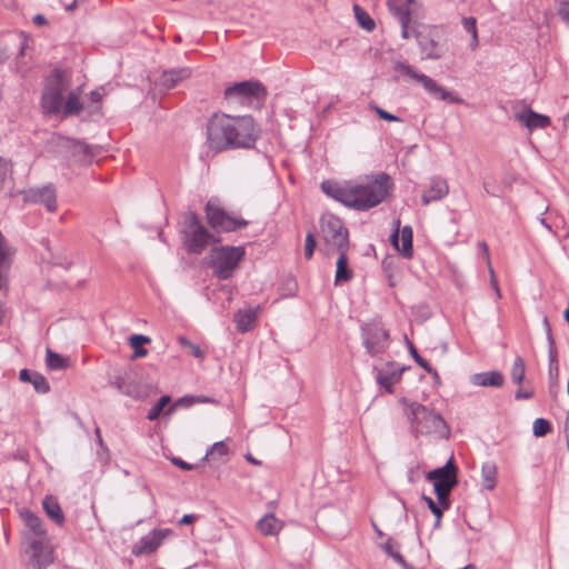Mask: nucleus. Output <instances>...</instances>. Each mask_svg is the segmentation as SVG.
<instances>
[{"mask_svg":"<svg viewBox=\"0 0 569 569\" xmlns=\"http://www.w3.org/2000/svg\"><path fill=\"white\" fill-rule=\"evenodd\" d=\"M412 36L423 60H439L447 52V46L441 42L439 28L436 26L413 27Z\"/></svg>","mask_w":569,"mask_h":569,"instance_id":"1a4fd4ad","label":"nucleus"},{"mask_svg":"<svg viewBox=\"0 0 569 569\" xmlns=\"http://www.w3.org/2000/svg\"><path fill=\"white\" fill-rule=\"evenodd\" d=\"M557 14L569 27V0H557Z\"/></svg>","mask_w":569,"mask_h":569,"instance_id":"a19ab883","label":"nucleus"},{"mask_svg":"<svg viewBox=\"0 0 569 569\" xmlns=\"http://www.w3.org/2000/svg\"><path fill=\"white\" fill-rule=\"evenodd\" d=\"M422 500L427 503L429 510L432 512V515L436 517V518H442V507L438 503H436L432 498L428 497V496H422Z\"/></svg>","mask_w":569,"mask_h":569,"instance_id":"c03bdc74","label":"nucleus"},{"mask_svg":"<svg viewBox=\"0 0 569 569\" xmlns=\"http://www.w3.org/2000/svg\"><path fill=\"white\" fill-rule=\"evenodd\" d=\"M214 455H218L219 457H224L228 455V447L223 441L213 443L212 447L207 451L204 459Z\"/></svg>","mask_w":569,"mask_h":569,"instance_id":"79ce46f5","label":"nucleus"},{"mask_svg":"<svg viewBox=\"0 0 569 569\" xmlns=\"http://www.w3.org/2000/svg\"><path fill=\"white\" fill-rule=\"evenodd\" d=\"M257 528L262 535L272 536L279 532L281 525L273 515H266L257 522Z\"/></svg>","mask_w":569,"mask_h":569,"instance_id":"2f4dec72","label":"nucleus"},{"mask_svg":"<svg viewBox=\"0 0 569 569\" xmlns=\"http://www.w3.org/2000/svg\"><path fill=\"white\" fill-rule=\"evenodd\" d=\"M130 346L133 349V359L147 356L148 350L142 347L143 343H149L150 338L142 335H133L130 337Z\"/></svg>","mask_w":569,"mask_h":569,"instance_id":"72a5a7b5","label":"nucleus"},{"mask_svg":"<svg viewBox=\"0 0 569 569\" xmlns=\"http://www.w3.org/2000/svg\"><path fill=\"white\" fill-rule=\"evenodd\" d=\"M405 370V367H396L393 362H389L386 369L375 368L376 380L388 393H393V386L401 380Z\"/></svg>","mask_w":569,"mask_h":569,"instance_id":"6ab92c4d","label":"nucleus"},{"mask_svg":"<svg viewBox=\"0 0 569 569\" xmlns=\"http://www.w3.org/2000/svg\"><path fill=\"white\" fill-rule=\"evenodd\" d=\"M19 379L22 382L31 383L34 390L39 393H47L50 390L49 382L41 373L31 371L29 369H22L19 372Z\"/></svg>","mask_w":569,"mask_h":569,"instance_id":"cd10ccee","label":"nucleus"},{"mask_svg":"<svg viewBox=\"0 0 569 569\" xmlns=\"http://www.w3.org/2000/svg\"><path fill=\"white\" fill-rule=\"evenodd\" d=\"M283 296H293L298 289V284L295 278L288 277L283 281Z\"/></svg>","mask_w":569,"mask_h":569,"instance_id":"09e8293b","label":"nucleus"},{"mask_svg":"<svg viewBox=\"0 0 569 569\" xmlns=\"http://www.w3.org/2000/svg\"><path fill=\"white\" fill-rule=\"evenodd\" d=\"M244 254L246 250L242 246L214 247L208 256V266L211 268L214 277L220 280H227L239 268Z\"/></svg>","mask_w":569,"mask_h":569,"instance_id":"0eeeda50","label":"nucleus"},{"mask_svg":"<svg viewBox=\"0 0 569 569\" xmlns=\"http://www.w3.org/2000/svg\"><path fill=\"white\" fill-rule=\"evenodd\" d=\"M406 342H407V347H408V350H409V353L410 356L413 358L415 362L420 366L425 371H430L431 370V365L426 360L423 359L420 353L418 352V350L416 349L415 345L412 343V341H410L407 337H406Z\"/></svg>","mask_w":569,"mask_h":569,"instance_id":"e433bc0d","label":"nucleus"},{"mask_svg":"<svg viewBox=\"0 0 569 569\" xmlns=\"http://www.w3.org/2000/svg\"><path fill=\"white\" fill-rule=\"evenodd\" d=\"M462 27L468 33L471 34V37L475 34H478L476 18H473V17L462 18Z\"/></svg>","mask_w":569,"mask_h":569,"instance_id":"de8ad7c7","label":"nucleus"},{"mask_svg":"<svg viewBox=\"0 0 569 569\" xmlns=\"http://www.w3.org/2000/svg\"><path fill=\"white\" fill-rule=\"evenodd\" d=\"M525 375H526L525 360L522 357L517 356L513 360V363H512V367L510 370V376H511L512 382L516 385H521L525 380Z\"/></svg>","mask_w":569,"mask_h":569,"instance_id":"f704fd0d","label":"nucleus"},{"mask_svg":"<svg viewBox=\"0 0 569 569\" xmlns=\"http://www.w3.org/2000/svg\"><path fill=\"white\" fill-rule=\"evenodd\" d=\"M449 192L447 180L441 177H432L428 190L421 197L422 204L427 206L430 202L441 200Z\"/></svg>","mask_w":569,"mask_h":569,"instance_id":"b1692460","label":"nucleus"},{"mask_svg":"<svg viewBox=\"0 0 569 569\" xmlns=\"http://www.w3.org/2000/svg\"><path fill=\"white\" fill-rule=\"evenodd\" d=\"M316 246H317V241L315 239V236L311 231H309L306 237V243H305V257L307 259H310L313 256Z\"/></svg>","mask_w":569,"mask_h":569,"instance_id":"37998d69","label":"nucleus"},{"mask_svg":"<svg viewBox=\"0 0 569 569\" xmlns=\"http://www.w3.org/2000/svg\"><path fill=\"white\" fill-rule=\"evenodd\" d=\"M372 528L377 535L378 538H382L385 537V533L383 531L377 526V523L375 521H372Z\"/></svg>","mask_w":569,"mask_h":569,"instance_id":"774afa93","label":"nucleus"},{"mask_svg":"<svg viewBox=\"0 0 569 569\" xmlns=\"http://www.w3.org/2000/svg\"><path fill=\"white\" fill-rule=\"evenodd\" d=\"M182 243L189 253L200 254L210 244L220 241L212 232H210L201 222L199 216L190 211L184 216L181 228Z\"/></svg>","mask_w":569,"mask_h":569,"instance_id":"423d86ee","label":"nucleus"},{"mask_svg":"<svg viewBox=\"0 0 569 569\" xmlns=\"http://www.w3.org/2000/svg\"><path fill=\"white\" fill-rule=\"evenodd\" d=\"M42 507L47 516L58 526H62L64 523V515L58 500L53 496H46L42 501Z\"/></svg>","mask_w":569,"mask_h":569,"instance_id":"c85d7f7f","label":"nucleus"},{"mask_svg":"<svg viewBox=\"0 0 569 569\" xmlns=\"http://www.w3.org/2000/svg\"><path fill=\"white\" fill-rule=\"evenodd\" d=\"M563 432H565V437H566L567 449L569 450V412L567 413L566 419H565Z\"/></svg>","mask_w":569,"mask_h":569,"instance_id":"bf43d9fd","label":"nucleus"},{"mask_svg":"<svg viewBox=\"0 0 569 569\" xmlns=\"http://www.w3.org/2000/svg\"><path fill=\"white\" fill-rule=\"evenodd\" d=\"M469 46L472 51H475L478 48V46H479L478 34H475L471 37V41H470Z\"/></svg>","mask_w":569,"mask_h":569,"instance_id":"338daca9","label":"nucleus"},{"mask_svg":"<svg viewBox=\"0 0 569 569\" xmlns=\"http://www.w3.org/2000/svg\"><path fill=\"white\" fill-rule=\"evenodd\" d=\"M190 76L191 70L189 68L164 70L157 80V84L164 90H170L182 80L188 79Z\"/></svg>","mask_w":569,"mask_h":569,"instance_id":"393cba45","label":"nucleus"},{"mask_svg":"<svg viewBox=\"0 0 569 569\" xmlns=\"http://www.w3.org/2000/svg\"><path fill=\"white\" fill-rule=\"evenodd\" d=\"M397 563L401 565V566H406L407 562H406V559L403 558V556L398 552V551H395L393 553H391L390 556Z\"/></svg>","mask_w":569,"mask_h":569,"instance_id":"052dcab7","label":"nucleus"},{"mask_svg":"<svg viewBox=\"0 0 569 569\" xmlns=\"http://www.w3.org/2000/svg\"><path fill=\"white\" fill-rule=\"evenodd\" d=\"M172 531L170 529H154L149 535L142 537L132 548L134 556L150 555L154 552L162 543L163 539Z\"/></svg>","mask_w":569,"mask_h":569,"instance_id":"f3484780","label":"nucleus"},{"mask_svg":"<svg viewBox=\"0 0 569 569\" xmlns=\"http://www.w3.org/2000/svg\"><path fill=\"white\" fill-rule=\"evenodd\" d=\"M392 187L391 177L385 172L365 183L322 181L323 193L358 211H367L383 202Z\"/></svg>","mask_w":569,"mask_h":569,"instance_id":"f03ea898","label":"nucleus"},{"mask_svg":"<svg viewBox=\"0 0 569 569\" xmlns=\"http://www.w3.org/2000/svg\"><path fill=\"white\" fill-rule=\"evenodd\" d=\"M482 487L492 490L497 483V467L492 461H487L481 468Z\"/></svg>","mask_w":569,"mask_h":569,"instance_id":"7c9ffc66","label":"nucleus"},{"mask_svg":"<svg viewBox=\"0 0 569 569\" xmlns=\"http://www.w3.org/2000/svg\"><path fill=\"white\" fill-rule=\"evenodd\" d=\"M162 411H163V408L156 402L149 410V412L147 415V419L150 421H154L160 417Z\"/></svg>","mask_w":569,"mask_h":569,"instance_id":"8fccbe9b","label":"nucleus"},{"mask_svg":"<svg viewBox=\"0 0 569 569\" xmlns=\"http://www.w3.org/2000/svg\"><path fill=\"white\" fill-rule=\"evenodd\" d=\"M11 254V249L7 244L3 234L0 232V269L9 267Z\"/></svg>","mask_w":569,"mask_h":569,"instance_id":"4c0bfd02","label":"nucleus"},{"mask_svg":"<svg viewBox=\"0 0 569 569\" xmlns=\"http://www.w3.org/2000/svg\"><path fill=\"white\" fill-rule=\"evenodd\" d=\"M171 401V398L170 396H162L158 401L157 403L160 405L163 409L167 405H169Z\"/></svg>","mask_w":569,"mask_h":569,"instance_id":"69168bd1","label":"nucleus"},{"mask_svg":"<svg viewBox=\"0 0 569 569\" xmlns=\"http://www.w3.org/2000/svg\"><path fill=\"white\" fill-rule=\"evenodd\" d=\"M204 212L209 226L217 232H233L249 224L248 220L231 216L213 199L207 202Z\"/></svg>","mask_w":569,"mask_h":569,"instance_id":"f8f14e48","label":"nucleus"},{"mask_svg":"<svg viewBox=\"0 0 569 569\" xmlns=\"http://www.w3.org/2000/svg\"><path fill=\"white\" fill-rule=\"evenodd\" d=\"M532 396H533L532 391H523L522 389H519L516 391L515 398L517 400H521V399H530V398H532Z\"/></svg>","mask_w":569,"mask_h":569,"instance_id":"6e6d98bb","label":"nucleus"},{"mask_svg":"<svg viewBox=\"0 0 569 569\" xmlns=\"http://www.w3.org/2000/svg\"><path fill=\"white\" fill-rule=\"evenodd\" d=\"M198 519V516L196 515H184L180 520H179V525L180 526H184V525H190L192 522H194L196 520Z\"/></svg>","mask_w":569,"mask_h":569,"instance_id":"864d4df0","label":"nucleus"},{"mask_svg":"<svg viewBox=\"0 0 569 569\" xmlns=\"http://www.w3.org/2000/svg\"><path fill=\"white\" fill-rule=\"evenodd\" d=\"M326 232V241L337 248L339 256L336 262V277L335 284L340 286L345 282H349L353 278V271L348 264L347 251L349 249V232L345 227L343 222L330 216L326 221V228H322Z\"/></svg>","mask_w":569,"mask_h":569,"instance_id":"7ed1b4c3","label":"nucleus"},{"mask_svg":"<svg viewBox=\"0 0 569 569\" xmlns=\"http://www.w3.org/2000/svg\"><path fill=\"white\" fill-rule=\"evenodd\" d=\"M543 326H545V329H546L548 346L550 347V338H553V337H552L551 327L549 325V321H548L547 317L543 318Z\"/></svg>","mask_w":569,"mask_h":569,"instance_id":"680f3d73","label":"nucleus"},{"mask_svg":"<svg viewBox=\"0 0 569 569\" xmlns=\"http://www.w3.org/2000/svg\"><path fill=\"white\" fill-rule=\"evenodd\" d=\"M178 341L181 346L189 348L190 352L194 358L203 359L204 352L200 349L199 346L192 343L188 338L186 337H179Z\"/></svg>","mask_w":569,"mask_h":569,"instance_id":"ea45409f","label":"nucleus"},{"mask_svg":"<svg viewBox=\"0 0 569 569\" xmlns=\"http://www.w3.org/2000/svg\"><path fill=\"white\" fill-rule=\"evenodd\" d=\"M399 23L401 26V38L405 40L409 39L412 36V28L410 29L411 20L399 21Z\"/></svg>","mask_w":569,"mask_h":569,"instance_id":"3c124183","label":"nucleus"},{"mask_svg":"<svg viewBox=\"0 0 569 569\" xmlns=\"http://www.w3.org/2000/svg\"><path fill=\"white\" fill-rule=\"evenodd\" d=\"M267 98L264 86L257 80L236 82L226 88L223 99L230 108L259 109Z\"/></svg>","mask_w":569,"mask_h":569,"instance_id":"39448f33","label":"nucleus"},{"mask_svg":"<svg viewBox=\"0 0 569 569\" xmlns=\"http://www.w3.org/2000/svg\"><path fill=\"white\" fill-rule=\"evenodd\" d=\"M393 69L400 72L403 76H408L423 87V89L435 99L449 101V102H460L461 100L458 98H453L452 93L448 91L446 88L440 86L436 80L426 76L425 73H420L415 70L410 64L401 61H397L393 64Z\"/></svg>","mask_w":569,"mask_h":569,"instance_id":"ddd939ff","label":"nucleus"},{"mask_svg":"<svg viewBox=\"0 0 569 569\" xmlns=\"http://www.w3.org/2000/svg\"><path fill=\"white\" fill-rule=\"evenodd\" d=\"M552 427L549 420L545 418H537L533 421V435L536 437H545L549 432H551Z\"/></svg>","mask_w":569,"mask_h":569,"instance_id":"58836bf2","label":"nucleus"},{"mask_svg":"<svg viewBox=\"0 0 569 569\" xmlns=\"http://www.w3.org/2000/svg\"><path fill=\"white\" fill-rule=\"evenodd\" d=\"M427 372L432 376L433 381H435L436 385H441L440 376H439V373H438V371L436 369H433L431 367V370L427 371Z\"/></svg>","mask_w":569,"mask_h":569,"instance_id":"0e129e2a","label":"nucleus"},{"mask_svg":"<svg viewBox=\"0 0 569 569\" xmlns=\"http://www.w3.org/2000/svg\"><path fill=\"white\" fill-rule=\"evenodd\" d=\"M206 134L209 149L216 152L251 149L259 139L260 128L251 116L213 113L207 122Z\"/></svg>","mask_w":569,"mask_h":569,"instance_id":"f257e3e1","label":"nucleus"},{"mask_svg":"<svg viewBox=\"0 0 569 569\" xmlns=\"http://www.w3.org/2000/svg\"><path fill=\"white\" fill-rule=\"evenodd\" d=\"M549 368V395L555 399L559 393V361L556 342L553 338H550V348L548 350Z\"/></svg>","mask_w":569,"mask_h":569,"instance_id":"4be33fe9","label":"nucleus"},{"mask_svg":"<svg viewBox=\"0 0 569 569\" xmlns=\"http://www.w3.org/2000/svg\"><path fill=\"white\" fill-rule=\"evenodd\" d=\"M110 386L134 400L146 399L151 391L150 385L143 383L128 373L116 376L113 380L110 381Z\"/></svg>","mask_w":569,"mask_h":569,"instance_id":"2eb2a0df","label":"nucleus"},{"mask_svg":"<svg viewBox=\"0 0 569 569\" xmlns=\"http://www.w3.org/2000/svg\"><path fill=\"white\" fill-rule=\"evenodd\" d=\"M19 517L29 530L26 535L36 539L49 538L42 519L33 511L22 508L19 510Z\"/></svg>","mask_w":569,"mask_h":569,"instance_id":"412c9836","label":"nucleus"},{"mask_svg":"<svg viewBox=\"0 0 569 569\" xmlns=\"http://www.w3.org/2000/svg\"><path fill=\"white\" fill-rule=\"evenodd\" d=\"M381 547L388 556H391V553L395 552L391 538H389Z\"/></svg>","mask_w":569,"mask_h":569,"instance_id":"13d9d810","label":"nucleus"},{"mask_svg":"<svg viewBox=\"0 0 569 569\" xmlns=\"http://www.w3.org/2000/svg\"><path fill=\"white\" fill-rule=\"evenodd\" d=\"M470 382L478 387H492L500 388L505 383V377L502 372L498 370L485 371L473 373L470 377Z\"/></svg>","mask_w":569,"mask_h":569,"instance_id":"bb28decb","label":"nucleus"},{"mask_svg":"<svg viewBox=\"0 0 569 569\" xmlns=\"http://www.w3.org/2000/svg\"><path fill=\"white\" fill-rule=\"evenodd\" d=\"M361 338L367 352L371 357L379 356L389 348V332L377 323L362 326Z\"/></svg>","mask_w":569,"mask_h":569,"instance_id":"4468645a","label":"nucleus"},{"mask_svg":"<svg viewBox=\"0 0 569 569\" xmlns=\"http://www.w3.org/2000/svg\"><path fill=\"white\" fill-rule=\"evenodd\" d=\"M515 119L525 124L529 130L545 129L550 124V118L525 107L521 111L515 113Z\"/></svg>","mask_w":569,"mask_h":569,"instance_id":"5701e85b","label":"nucleus"},{"mask_svg":"<svg viewBox=\"0 0 569 569\" xmlns=\"http://www.w3.org/2000/svg\"><path fill=\"white\" fill-rule=\"evenodd\" d=\"M21 193L27 203L43 204L49 212H54L58 209L57 192L51 183L41 188H30Z\"/></svg>","mask_w":569,"mask_h":569,"instance_id":"dca6fc26","label":"nucleus"},{"mask_svg":"<svg viewBox=\"0 0 569 569\" xmlns=\"http://www.w3.org/2000/svg\"><path fill=\"white\" fill-rule=\"evenodd\" d=\"M32 20H33V23L38 27H43V26L48 24L47 18L40 13L36 14Z\"/></svg>","mask_w":569,"mask_h":569,"instance_id":"4d7b16f0","label":"nucleus"},{"mask_svg":"<svg viewBox=\"0 0 569 569\" xmlns=\"http://www.w3.org/2000/svg\"><path fill=\"white\" fill-rule=\"evenodd\" d=\"M373 110L376 111L377 116L382 120L390 121V122H400L401 121V119L398 116H395L378 106H373Z\"/></svg>","mask_w":569,"mask_h":569,"instance_id":"49530a36","label":"nucleus"},{"mask_svg":"<svg viewBox=\"0 0 569 569\" xmlns=\"http://www.w3.org/2000/svg\"><path fill=\"white\" fill-rule=\"evenodd\" d=\"M260 312V306L256 308H243L234 313V322L237 330L241 333L248 332L253 329L258 316Z\"/></svg>","mask_w":569,"mask_h":569,"instance_id":"a878e982","label":"nucleus"},{"mask_svg":"<svg viewBox=\"0 0 569 569\" xmlns=\"http://www.w3.org/2000/svg\"><path fill=\"white\" fill-rule=\"evenodd\" d=\"M12 173V168L9 161L3 158H0V189L8 176Z\"/></svg>","mask_w":569,"mask_h":569,"instance_id":"a18cd8bd","label":"nucleus"},{"mask_svg":"<svg viewBox=\"0 0 569 569\" xmlns=\"http://www.w3.org/2000/svg\"><path fill=\"white\" fill-rule=\"evenodd\" d=\"M353 11L358 26L368 32H372L376 28V22L370 14L359 4L353 6Z\"/></svg>","mask_w":569,"mask_h":569,"instance_id":"473e14b6","label":"nucleus"},{"mask_svg":"<svg viewBox=\"0 0 569 569\" xmlns=\"http://www.w3.org/2000/svg\"><path fill=\"white\" fill-rule=\"evenodd\" d=\"M68 82L62 71L56 69L47 78L44 91L41 97V107L48 116L60 114Z\"/></svg>","mask_w":569,"mask_h":569,"instance_id":"9d476101","label":"nucleus"},{"mask_svg":"<svg viewBox=\"0 0 569 569\" xmlns=\"http://www.w3.org/2000/svg\"><path fill=\"white\" fill-rule=\"evenodd\" d=\"M171 462L174 466H177L178 468H180L182 470H186V471L192 470L194 468L193 465L188 463L187 461H184V460H182L181 458H178V457L171 458Z\"/></svg>","mask_w":569,"mask_h":569,"instance_id":"603ef678","label":"nucleus"},{"mask_svg":"<svg viewBox=\"0 0 569 569\" xmlns=\"http://www.w3.org/2000/svg\"><path fill=\"white\" fill-rule=\"evenodd\" d=\"M479 247L482 250V253L485 258L487 259L488 263H490V256H489V248L485 241L479 242Z\"/></svg>","mask_w":569,"mask_h":569,"instance_id":"e2e57ef3","label":"nucleus"},{"mask_svg":"<svg viewBox=\"0 0 569 569\" xmlns=\"http://www.w3.org/2000/svg\"><path fill=\"white\" fill-rule=\"evenodd\" d=\"M400 221H396V230L390 236V242L393 248L400 252L405 258L409 259L413 256L412 248V228L405 226L399 230Z\"/></svg>","mask_w":569,"mask_h":569,"instance_id":"a211bd4d","label":"nucleus"},{"mask_svg":"<svg viewBox=\"0 0 569 569\" xmlns=\"http://www.w3.org/2000/svg\"><path fill=\"white\" fill-rule=\"evenodd\" d=\"M458 468L451 457L445 466L429 471L426 479L433 483L435 493L443 509L450 508V493L458 485Z\"/></svg>","mask_w":569,"mask_h":569,"instance_id":"6e6552de","label":"nucleus"},{"mask_svg":"<svg viewBox=\"0 0 569 569\" xmlns=\"http://www.w3.org/2000/svg\"><path fill=\"white\" fill-rule=\"evenodd\" d=\"M390 13L398 20H411L412 16H418L421 4L417 0H388Z\"/></svg>","mask_w":569,"mask_h":569,"instance_id":"aec40b11","label":"nucleus"},{"mask_svg":"<svg viewBox=\"0 0 569 569\" xmlns=\"http://www.w3.org/2000/svg\"><path fill=\"white\" fill-rule=\"evenodd\" d=\"M80 94L79 91H71L68 93L66 101H63L62 109L60 113L63 118H68L70 116H76L81 112L83 109V106L80 101Z\"/></svg>","mask_w":569,"mask_h":569,"instance_id":"c756f323","label":"nucleus"},{"mask_svg":"<svg viewBox=\"0 0 569 569\" xmlns=\"http://www.w3.org/2000/svg\"><path fill=\"white\" fill-rule=\"evenodd\" d=\"M23 542L27 569H46L53 562V547L50 538L36 539V537L23 535Z\"/></svg>","mask_w":569,"mask_h":569,"instance_id":"9b49d317","label":"nucleus"},{"mask_svg":"<svg viewBox=\"0 0 569 569\" xmlns=\"http://www.w3.org/2000/svg\"><path fill=\"white\" fill-rule=\"evenodd\" d=\"M103 97L102 89H97L90 92V100L94 103H98L101 101Z\"/></svg>","mask_w":569,"mask_h":569,"instance_id":"5fc2aeb1","label":"nucleus"},{"mask_svg":"<svg viewBox=\"0 0 569 569\" xmlns=\"http://www.w3.org/2000/svg\"><path fill=\"white\" fill-rule=\"evenodd\" d=\"M400 401L407 407L411 427L417 433H437L440 437L449 438L450 429L439 412L407 398H402Z\"/></svg>","mask_w":569,"mask_h":569,"instance_id":"20e7f679","label":"nucleus"},{"mask_svg":"<svg viewBox=\"0 0 569 569\" xmlns=\"http://www.w3.org/2000/svg\"><path fill=\"white\" fill-rule=\"evenodd\" d=\"M46 362L50 370H61L68 366L67 359H64L61 355L53 352L49 348L46 352Z\"/></svg>","mask_w":569,"mask_h":569,"instance_id":"c9c22d12","label":"nucleus"}]
</instances>
